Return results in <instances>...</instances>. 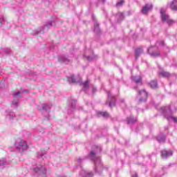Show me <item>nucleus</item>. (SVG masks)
I'll return each mask as SVG.
<instances>
[{"label": "nucleus", "mask_w": 177, "mask_h": 177, "mask_svg": "<svg viewBox=\"0 0 177 177\" xmlns=\"http://www.w3.org/2000/svg\"><path fill=\"white\" fill-rule=\"evenodd\" d=\"M100 151H102V147L94 145L93 147V150L88 154L89 158L94 162L95 174H98V175H100L103 171V164L100 160V158L96 156V154L100 153Z\"/></svg>", "instance_id": "1"}, {"label": "nucleus", "mask_w": 177, "mask_h": 177, "mask_svg": "<svg viewBox=\"0 0 177 177\" xmlns=\"http://www.w3.org/2000/svg\"><path fill=\"white\" fill-rule=\"evenodd\" d=\"M160 111L162 113L165 118H166L167 121H171V120H173V121L177 122V118L172 117L171 106H162L160 108Z\"/></svg>", "instance_id": "2"}, {"label": "nucleus", "mask_w": 177, "mask_h": 177, "mask_svg": "<svg viewBox=\"0 0 177 177\" xmlns=\"http://www.w3.org/2000/svg\"><path fill=\"white\" fill-rule=\"evenodd\" d=\"M33 171L37 177H46V167L45 166H37L33 168Z\"/></svg>", "instance_id": "3"}, {"label": "nucleus", "mask_w": 177, "mask_h": 177, "mask_svg": "<svg viewBox=\"0 0 177 177\" xmlns=\"http://www.w3.org/2000/svg\"><path fill=\"white\" fill-rule=\"evenodd\" d=\"M160 16L162 21H166L168 26H172V24H175V21L174 19H169V15L166 13L165 10L160 9Z\"/></svg>", "instance_id": "4"}, {"label": "nucleus", "mask_w": 177, "mask_h": 177, "mask_svg": "<svg viewBox=\"0 0 177 177\" xmlns=\"http://www.w3.org/2000/svg\"><path fill=\"white\" fill-rule=\"evenodd\" d=\"M53 26H55V20L53 21H48L46 22V24L44 25L43 28H40L38 30L35 31L32 35H38V34L42 32V31H44V30H49V28H50V27H53Z\"/></svg>", "instance_id": "5"}, {"label": "nucleus", "mask_w": 177, "mask_h": 177, "mask_svg": "<svg viewBox=\"0 0 177 177\" xmlns=\"http://www.w3.org/2000/svg\"><path fill=\"white\" fill-rule=\"evenodd\" d=\"M138 95L139 96H142L138 101V104H140V103H145V102H147L149 93L146 90L138 91Z\"/></svg>", "instance_id": "6"}, {"label": "nucleus", "mask_w": 177, "mask_h": 177, "mask_svg": "<svg viewBox=\"0 0 177 177\" xmlns=\"http://www.w3.org/2000/svg\"><path fill=\"white\" fill-rule=\"evenodd\" d=\"M15 147L17 149V150H19V151H24V150H27L28 145H27V142L23 140H20L18 142H15Z\"/></svg>", "instance_id": "7"}, {"label": "nucleus", "mask_w": 177, "mask_h": 177, "mask_svg": "<svg viewBox=\"0 0 177 177\" xmlns=\"http://www.w3.org/2000/svg\"><path fill=\"white\" fill-rule=\"evenodd\" d=\"M67 81L69 82V84H80V85H82V83L81 82V78L77 79L75 78V76L74 75H71L70 76H67Z\"/></svg>", "instance_id": "8"}, {"label": "nucleus", "mask_w": 177, "mask_h": 177, "mask_svg": "<svg viewBox=\"0 0 177 177\" xmlns=\"http://www.w3.org/2000/svg\"><path fill=\"white\" fill-rule=\"evenodd\" d=\"M37 110L39 111H46L47 114H49L50 113V105L48 104H43L41 106H37Z\"/></svg>", "instance_id": "9"}, {"label": "nucleus", "mask_w": 177, "mask_h": 177, "mask_svg": "<svg viewBox=\"0 0 177 177\" xmlns=\"http://www.w3.org/2000/svg\"><path fill=\"white\" fill-rule=\"evenodd\" d=\"M109 106L110 107H113V106H115V97L111 95V93L110 91L107 92Z\"/></svg>", "instance_id": "10"}, {"label": "nucleus", "mask_w": 177, "mask_h": 177, "mask_svg": "<svg viewBox=\"0 0 177 177\" xmlns=\"http://www.w3.org/2000/svg\"><path fill=\"white\" fill-rule=\"evenodd\" d=\"M153 9V4L151 3H147L145 4L144 7H142V13L143 15H147V13H149L151 10Z\"/></svg>", "instance_id": "11"}, {"label": "nucleus", "mask_w": 177, "mask_h": 177, "mask_svg": "<svg viewBox=\"0 0 177 177\" xmlns=\"http://www.w3.org/2000/svg\"><path fill=\"white\" fill-rule=\"evenodd\" d=\"M173 152L171 150H162L161 151V157L162 158L167 160L168 157H171L172 156Z\"/></svg>", "instance_id": "12"}, {"label": "nucleus", "mask_w": 177, "mask_h": 177, "mask_svg": "<svg viewBox=\"0 0 177 177\" xmlns=\"http://www.w3.org/2000/svg\"><path fill=\"white\" fill-rule=\"evenodd\" d=\"M58 61L59 62V63H64L65 64H68V63L71 62V59L68 58V57L61 55L58 57Z\"/></svg>", "instance_id": "13"}, {"label": "nucleus", "mask_w": 177, "mask_h": 177, "mask_svg": "<svg viewBox=\"0 0 177 177\" xmlns=\"http://www.w3.org/2000/svg\"><path fill=\"white\" fill-rule=\"evenodd\" d=\"M153 48L154 47H150L149 49H148V53L150 55V56L151 57H160V53L157 52H154V51H151L153 50Z\"/></svg>", "instance_id": "14"}, {"label": "nucleus", "mask_w": 177, "mask_h": 177, "mask_svg": "<svg viewBox=\"0 0 177 177\" xmlns=\"http://www.w3.org/2000/svg\"><path fill=\"white\" fill-rule=\"evenodd\" d=\"M171 10L177 12V0H173L169 6Z\"/></svg>", "instance_id": "15"}, {"label": "nucleus", "mask_w": 177, "mask_h": 177, "mask_svg": "<svg viewBox=\"0 0 177 177\" xmlns=\"http://www.w3.org/2000/svg\"><path fill=\"white\" fill-rule=\"evenodd\" d=\"M131 80L133 82H136V84H142V77L140 75L132 76Z\"/></svg>", "instance_id": "16"}, {"label": "nucleus", "mask_w": 177, "mask_h": 177, "mask_svg": "<svg viewBox=\"0 0 177 177\" xmlns=\"http://www.w3.org/2000/svg\"><path fill=\"white\" fill-rule=\"evenodd\" d=\"M156 140H158L159 143H164L165 142V136L164 133H161L160 135L156 137Z\"/></svg>", "instance_id": "17"}, {"label": "nucleus", "mask_w": 177, "mask_h": 177, "mask_svg": "<svg viewBox=\"0 0 177 177\" xmlns=\"http://www.w3.org/2000/svg\"><path fill=\"white\" fill-rule=\"evenodd\" d=\"M142 53H143V48H138L136 49V50H135L136 59H138L139 56H140Z\"/></svg>", "instance_id": "18"}, {"label": "nucleus", "mask_w": 177, "mask_h": 177, "mask_svg": "<svg viewBox=\"0 0 177 177\" xmlns=\"http://www.w3.org/2000/svg\"><path fill=\"white\" fill-rule=\"evenodd\" d=\"M149 86L152 89H157L158 88V84H157V80H152L149 84Z\"/></svg>", "instance_id": "19"}, {"label": "nucleus", "mask_w": 177, "mask_h": 177, "mask_svg": "<svg viewBox=\"0 0 177 177\" xmlns=\"http://www.w3.org/2000/svg\"><path fill=\"white\" fill-rule=\"evenodd\" d=\"M116 17H117L118 21L119 23H120V21H122V20H124V19H125V16H124V13H122V12H118L116 15Z\"/></svg>", "instance_id": "20"}, {"label": "nucleus", "mask_w": 177, "mask_h": 177, "mask_svg": "<svg viewBox=\"0 0 177 177\" xmlns=\"http://www.w3.org/2000/svg\"><path fill=\"white\" fill-rule=\"evenodd\" d=\"M16 117V115H15V113L13 112H7L6 118L8 120H13Z\"/></svg>", "instance_id": "21"}, {"label": "nucleus", "mask_w": 177, "mask_h": 177, "mask_svg": "<svg viewBox=\"0 0 177 177\" xmlns=\"http://www.w3.org/2000/svg\"><path fill=\"white\" fill-rule=\"evenodd\" d=\"M94 32H95V34H100V28L97 22H95L94 24Z\"/></svg>", "instance_id": "22"}, {"label": "nucleus", "mask_w": 177, "mask_h": 177, "mask_svg": "<svg viewBox=\"0 0 177 177\" xmlns=\"http://www.w3.org/2000/svg\"><path fill=\"white\" fill-rule=\"evenodd\" d=\"M160 75H161L162 77H163L164 78H169V77L171 76V73H169V72H167L165 71H162L160 73Z\"/></svg>", "instance_id": "23"}, {"label": "nucleus", "mask_w": 177, "mask_h": 177, "mask_svg": "<svg viewBox=\"0 0 177 177\" xmlns=\"http://www.w3.org/2000/svg\"><path fill=\"white\" fill-rule=\"evenodd\" d=\"M69 104L71 106V109H72V110H74V109H75V106H77V100H72L69 101Z\"/></svg>", "instance_id": "24"}, {"label": "nucleus", "mask_w": 177, "mask_h": 177, "mask_svg": "<svg viewBox=\"0 0 177 177\" xmlns=\"http://www.w3.org/2000/svg\"><path fill=\"white\" fill-rule=\"evenodd\" d=\"M89 89V80H86L84 84H83V91L86 92Z\"/></svg>", "instance_id": "25"}, {"label": "nucleus", "mask_w": 177, "mask_h": 177, "mask_svg": "<svg viewBox=\"0 0 177 177\" xmlns=\"http://www.w3.org/2000/svg\"><path fill=\"white\" fill-rule=\"evenodd\" d=\"M82 172L84 174L83 177H92V176H93V173L92 171L89 172V171H83Z\"/></svg>", "instance_id": "26"}, {"label": "nucleus", "mask_w": 177, "mask_h": 177, "mask_svg": "<svg viewBox=\"0 0 177 177\" xmlns=\"http://www.w3.org/2000/svg\"><path fill=\"white\" fill-rule=\"evenodd\" d=\"M97 115H101L102 117H104V118H109V113H107V112L100 111V112L97 113Z\"/></svg>", "instance_id": "27"}, {"label": "nucleus", "mask_w": 177, "mask_h": 177, "mask_svg": "<svg viewBox=\"0 0 177 177\" xmlns=\"http://www.w3.org/2000/svg\"><path fill=\"white\" fill-rule=\"evenodd\" d=\"M84 57H86L88 62H92L93 60H95V59H96V57L95 55H89V56L84 55Z\"/></svg>", "instance_id": "28"}, {"label": "nucleus", "mask_w": 177, "mask_h": 177, "mask_svg": "<svg viewBox=\"0 0 177 177\" xmlns=\"http://www.w3.org/2000/svg\"><path fill=\"white\" fill-rule=\"evenodd\" d=\"M7 162L5 159L0 160V169H2L4 168L5 165H6Z\"/></svg>", "instance_id": "29"}, {"label": "nucleus", "mask_w": 177, "mask_h": 177, "mask_svg": "<svg viewBox=\"0 0 177 177\" xmlns=\"http://www.w3.org/2000/svg\"><path fill=\"white\" fill-rule=\"evenodd\" d=\"M136 122V120L133 118H127V124H135Z\"/></svg>", "instance_id": "30"}, {"label": "nucleus", "mask_w": 177, "mask_h": 177, "mask_svg": "<svg viewBox=\"0 0 177 177\" xmlns=\"http://www.w3.org/2000/svg\"><path fill=\"white\" fill-rule=\"evenodd\" d=\"M125 2L124 0H120L119 1L117 2L116 6L118 8L120 6H122L124 5V3Z\"/></svg>", "instance_id": "31"}, {"label": "nucleus", "mask_w": 177, "mask_h": 177, "mask_svg": "<svg viewBox=\"0 0 177 177\" xmlns=\"http://www.w3.org/2000/svg\"><path fill=\"white\" fill-rule=\"evenodd\" d=\"M85 160H86V157H84V158L79 157L77 158V162H78V164H81L82 162H84V161H85Z\"/></svg>", "instance_id": "32"}, {"label": "nucleus", "mask_w": 177, "mask_h": 177, "mask_svg": "<svg viewBox=\"0 0 177 177\" xmlns=\"http://www.w3.org/2000/svg\"><path fill=\"white\" fill-rule=\"evenodd\" d=\"M156 46H164V41H158L156 44Z\"/></svg>", "instance_id": "33"}, {"label": "nucleus", "mask_w": 177, "mask_h": 177, "mask_svg": "<svg viewBox=\"0 0 177 177\" xmlns=\"http://www.w3.org/2000/svg\"><path fill=\"white\" fill-rule=\"evenodd\" d=\"M17 96L19 97H21V92L19 91V92L14 93V97H17Z\"/></svg>", "instance_id": "34"}, {"label": "nucleus", "mask_w": 177, "mask_h": 177, "mask_svg": "<svg viewBox=\"0 0 177 177\" xmlns=\"http://www.w3.org/2000/svg\"><path fill=\"white\" fill-rule=\"evenodd\" d=\"M45 154H46L45 151L39 152V153H37V157H38V158H39V157H44V156H45Z\"/></svg>", "instance_id": "35"}, {"label": "nucleus", "mask_w": 177, "mask_h": 177, "mask_svg": "<svg viewBox=\"0 0 177 177\" xmlns=\"http://www.w3.org/2000/svg\"><path fill=\"white\" fill-rule=\"evenodd\" d=\"M12 104H15V107H18L19 106V102L17 101H13L12 102Z\"/></svg>", "instance_id": "36"}, {"label": "nucleus", "mask_w": 177, "mask_h": 177, "mask_svg": "<svg viewBox=\"0 0 177 177\" xmlns=\"http://www.w3.org/2000/svg\"><path fill=\"white\" fill-rule=\"evenodd\" d=\"M3 52L6 55H9L10 53V50H3Z\"/></svg>", "instance_id": "37"}, {"label": "nucleus", "mask_w": 177, "mask_h": 177, "mask_svg": "<svg viewBox=\"0 0 177 177\" xmlns=\"http://www.w3.org/2000/svg\"><path fill=\"white\" fill-rule=\"evenodd\" d=\"M3 21H5L3 18H0V23H1V24H3Z\"/></svg>", "instance_id": "38"}, {"label": "nucleus", "mask_w": 177, "mask_h": 177, "mask_svg": "<svg viewBox=\"0 0 177 177\" xmlns=\"http://www.w3.org/2000/svg\"><path fill=\"white\" fill-rule=\"evenodd\" d=\"M92 91H93V93H94L95 92H96V88L93 87Z\"/></svg>", "instance_id": "39"}, {"label": "nucleus", "mask_w": 177, "mask_h": 177, "mask_svg": "<svg viewBox=\"0 0 177 177\" xmlns=\"http://www.w3.org/2000/svg\"><path fill=\"white\" fill-rule=\"evenodd\" d=\"M132 177H138V174H135L134 175L132 176Z\"/></svg>", "instance_id": "40"}, {"label": "nucleus", "mask_w": 177, "mask_h": 177, "mask_svg": "<svg viewBox=\"0 0 177 177\" xmlns=\"http://www.w3.org/2000/svg\"><path fill=\"white\" fill-rule=\"evenodd\" d=\"M120 102H122V103H124V102H125V100L121 99V100H120Z\"/></svg>", "instance_id": "41"}, {"label": "nucleus", "mask_w": 177, "mask_h": 177, "mask_svg": "<svg viewBox=\"0 0 177 177\" xmlns=\"http://www.w3.org/2000/svg\"><path fill=\"white\" fill-rule=\"evenodd\" d=\"M102 3H104V2H106V0H101Z\"/></svg>", "instance_id": "42"}, {"label": "nucleus", "mask_w": 177, "mask_h": 177, "mask_svg": "<svg viewBox=\"0 0 177 177\" xmlns=\"http://www.w3.org/2000/svg\"><path fill=\"white\" fill-rule=\"evenodd\" d=\"M58 177H66V176H59Z\"/></svg>", "instance_id": "43"}, {"label": "nucleus", "mask_w": 177, "mask_h": 177, "mask_svg": "<svg viewBox=\"0 0 177 177\" xmlns=\"http://www.w3.org/2000/svg\"><path fill=\"white\" fill-rule=\"evenodd\" d=\"M68 113H70V111H68Z\"/></svg>", "instance_id": "44"}]
</instances>
